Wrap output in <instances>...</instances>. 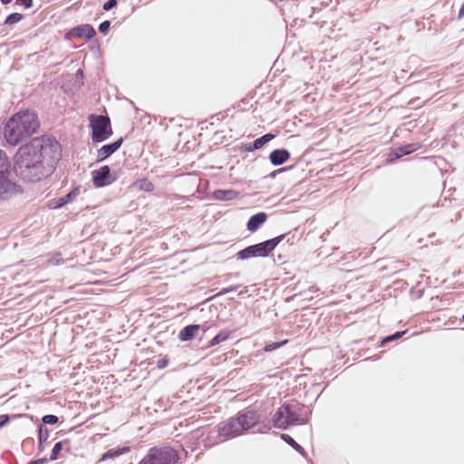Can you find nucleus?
I'll return each instance as SVG.
<instances>
[{
	"label": "nucleus",
	"mask_w": 464,
	"mask_h": 464,
	"mask_svg": "<svg viewBox=\"0 0 464 464\" xmlns=\"http://www.w3.org/2000/svg\"><path fill=\"white\" fill-rule=\"evenodd\" d=\"M60 145L53 138H35L19 148L14 156L15 174L30 182L39 181L50 175L52 166L47 167L46 158L56 159Z\"/></svg>",
	"instance_id": "f257e3e1"
},
{
	"label": "nucleus",
	"mask_w": 464,
	"mask_h": 464,
	"mask_svg": "<svg viewBox=\"0 0 464 464\" xmlns=\"http://www.w3.org/2000/svg\"><path fill=\"white\" fill-rule=\"evenodd\" d=\"M39 128L37 115L25 110L15 113L5 124V137L11 145H17L30 138Z\"/></svg>",
	"instance_id": "f03ea898"
},
{
	"label": "nucleus",
	"mask_w": 464,
	"mask_h": 464,
	"mask_svg": "<svg viewBox=\"0 0 464 464\" xmlns=\"http://www.w3.org/2000/svg\"><path fill=\"white\" fill-rule=\"evenodd\" d=\"M261 419V415L253 410L239 412L236 418L229 419L218 427L221 440L237 437L253 428Z\"/></svg>",
	"instance_id": "7ed1b4c3"
},
{
	"label": "nucleus",
	"mask_w": 464,
	"mask_h": 464,
	"mask_svg": "<svg viewBox=\"0 0 464 464\" xmlns=\"http://www.w3.org/2000/svg\"><path fill=\"white\" fill-rule=\"evenodd\" d=\"M306 421L307 416L303 414L298 407L290 404L280 406L273 416L274 426L282 430Z\"/></svg>",
	"instance_id": "20e7f679"
},
{
	"label": "nucleus",
	"mask_w": 464,
	"mask_h": 464,
	"mask_svg": "<svg viewBox=\"0 0 464 464\" xmlns=\"http://www.w3.org/2000/svg\"><path fill=\"white\" fill-rule=\"evenodd\" d=\"M284 237L285 235H281L259 244L249 246L237 254V258L245 260L250 257H266L276 247Z\"/></svg>",
	"instance_id": "39448f33"
},
{
	"label": "nucleus",
	"mask_w": 464,
	"mask_h": 464,
	"mask_svg": "<svg viewBox=\"0 0 464 464\" xmlns=\"http://www.w3.org/2000/svg\"><path fill=\"white\" fill-rule=\"evenodd\" d=\"M178 460V453L172 448H153L139 464H175Z\"/></svg>",
	"instance_id": "423d86ee"
},
{
	"label": "nucleus",
	"mask_w": 464,
	"mask_h": 464,
	"mask_svg": "<svg viewBox=\"0 0 464 464\" xmlns=\"http://www.w3.org/2000/svg\"><path fill=\"white\" fill-rule=\"evenodd\" d=\"M8 160L0 150V199H5L16 191V185L8 179Z\"/></svg>",
	"instance_id": "0eeeda50"
},
{
	"label": "nucleus",
	"mask_w": 464,
	"mask_h": 464,
	"mask_svg": "<svg viewBox=\"0 0 464 464\" xmlns=\"http://www.w3.org/2000/svg\"><path fill=\"white\" fill-rule=\"evenodd\" d=\"M91 127L92 130V140L93 142H102L107 140L111 134L110 119L107 116H92Z\"/></svg>",
	"instance_id": "6e6552de"
},
{
	"label": "nucleus",
	"mask_w": 464,
	"mask_h": 464,
	"mask_svg": "<svg viewBox=\"0 0 464 464\" xmlns=\"http://www.w3.org/2000/svg\"><path fill=\"white\" fill-rule=\"evenodd\" d=\"M110 168L108 166H102L99 169L93 170L92 172V181L95 187L101 188L107 185H110L113 182V179L110 174Z\"/></svg>",
	"instance_id": "1a4fd4ad"
},
{
	"label": "nucleus",
	"mask_w": 464,
	"mask_h": 464,
	"mask_svg": "<svg viewBox=\"0 0 464 464\" xmlns=\"http://www.w3.org/2000/svg\"><path fill=\"white\" fill-rule=\"evenodd\" d=\"M122 144V139H119L111 144L103 145L97 151V161H102L114 153Z\"/></svg>",
	"instance_id": "9d476101"
},
{
	"label": "nucleus",
	"mask_w": 464,
	"mask_h": 464,
	"mask_svg": "<svg viewBox=\"0 0 464 464\" xmlns=\"http://www.w3.org/2000/svg\"><path fill=\"white\" fill-rule=\"evenodd\" d=\"M290 158V153L285 149L275 150L269 155L271 163L275 166L284 164Z\"/></svg>",
	"instance_id": "9b49d317"
},
{
	"label": "nucleus",
	"mask_w": 464,
	"mask_h": 464,
	"mask_svg": "<svg viewBox=\"0 0 464 464\" xmlns=\"http://www.w3.org/2000/svg\"><path fill=\"white\" fill-rule=\"evenodd\" d=\"M267 215L265 212H259L252 216L246 224V228L251 231H256L266 220Z\"/></svg>",
	"instance_id": "f8f14e48"
},
{
	"label": "nucleus",
	"mask_w": 464,
	"mask_h": 464,
	"mask_svg": "<svg viewBox=\"0 0 464 464\" xmlns=\"http://www.w3.org/2000/svg\"><path fill=\"white\" fill-rule=\"evenodd\" d=\"M213 198L220 201H228L239 197V192L234 189H217L213 192Z\"/></svg>",
	"instance_id": "ddd939ff"
},
{
	"label": "nucleus",
	"mask_w": 464,
	"mask_h": 464,
	"mask_svg": "<svg viewBox=\"0 0 464 464\" xmlns=\"http://www.w3.org/2000/svg\"><path fill=\"white\" fill-rule=\"evenodd\" d=\"M200 329L199 324H191L184 327L179 334L180 341H189L196 337L198 330Z\"/></svg>",
	"instance_id": "4468645a"
},
{
	"label": "nucleus",
	"mask_w": 464,
	"mask_h": 464,
	"mask_svg": "<svg viewBox=\"0 0 464 464\" xmlns=\"http://www.w3.org/2000/svg\"><path fill=\"white\" fill-rule=\"evenodd\" d=\"M74 35L80 38L91 39L96 32L93 27L90 24H83L73 29Z\"/></svg>",
	"instance_id": "2eb2a0df"
},
{
	"label": "nucleus",
	"mask_w": 464,
	"mask_h": 464,
	"mask_svg": "<svg viewBox=\"0 0 464 464\" xmlns=\"http://www.w3.org/2000/svg\"><path fill=\"white\" fill-rule=\"evenodd\" d=\"M275 138V135L272 133H267L263 135L262 137L256 139L252 145L248 148L249 150H259L261 149L265 144L269 142Z\"/></svg>",
	"instance_id": "dca6fc26"
},
{
	"label": "nucleus",
	"mask_w": 464,
	"mask_h": 464,
	"mask_svg": "<svg viewBox=\"0 0 464 464\" xmlns=\"http://www.w3.org/2000/svg\"><path fill=\"white\" fill-rule=\"evenodd\" d=\"M129 451V448H121V449H117V450H109L108 451H106L102 456V459L101 460H106V459H114L116 457H119L120 455L125 453Z\"/></svg>",
	"instance_id": "f3484780"
},
{
	"label": "nucleus",
	"mask_w": 464,
	"mask_h": 464,
	"mask_svg": "<svg viewBox=\"0 0 464 464\" xmlns=\"http://www.w3.org/2000/svg\"><path fill=\"white\" fill-rule=\"evenodd\" d=\"M281 438L290 446H292L295 450L300 452L302 455H304V450L302 446L295 441V440L288 434H282Z\"/></svg>",
	"instance_id": "a211bd4d"
},
{
	"label": "nucleus",
	"mask_w": 464,
	"mask_h": 464,
	"mask_svg": "<svg viewBox=\"0 0 464 464\" xmlns=\"http://www.w3.org/2000/svg\"><path fill=\"white\" fill-rule=\"evenodd\" d=\"M415 150H416V148L414 147V145L409 144V145L398 148L394 151V155H395L396 159H399L403 155H408V154L411 153Z\"/></svg>",
	"instance_id": "6ab92c4d"
},
{
	"label": "nucleus",
	"mask_w": 464,
	"mask_h": 464,
	"mask_svg": "<svg viewBox=\"0 0 464 464\" xmlns=\"http://www.w3.org/2000/svg\"><path fill=\"white\" fill-rule=\"evenodd\" d=\"M23 18V15L19 13H13L11 14H9L5 21V24H7V25H11V24H14L15 23H18L22 20Z\"/></svg>",
	"instance_id": "aec40b11"
},
{
	"label": "nucleus",
	"mask_w": 464,
	"mask_h": 464,
	"mask_svg": "<svg viewBox=\"0 0 464 464\" xmlns=\"http://www.w3.org/2000/svg\"><path fill=\"white\" fill-rule=\"evenodd\" d=\"M228 337V334L227 333H219L217 334L211 341L210 345L214 346L216 344H218L219 343L227 340Z\"/></svg>",
	"instance_id": "412c9836"
},
{
	"label": "nucleus",
	"mask_w": 464,
	"mask_h": 464,
	"mask_svg": "<svg viewBox=\"0 0 464 464\" xmlns=\"http://www.w3.org/2000/svg\"><path fill=\"white\" fill-rule=\"evenodd\" d=\"M62 450H63V442L60 441V442L55 443L53 448V450H52V453L50 456V459L51 460L57 459L58 454Z\"/></svg>",
	"instance_id": "4be33fe9"
},
{
	"label": "nucleus",
	"mask_w": 464,
	"mask_h": 464,
	"mask_svg": "<svg viewBox=\"0 0 464 464\" xmlns=\"http://www.w3.org/2000/svg\"><path fill=\"white\" fill-rule=\"evenodd\" d=\"M49 437V431L47 428L44 427L43 425L40 426L39 429V441L40 444H42L44 441H46Z\"/></svg>",
	"instance_id": "5701e85b"
},
{
	"label": "nucleus",
	"mask_w": 464,
	"mask_h": 464,
	"mask_svg": "<svg viewBox=\"0 0 464 464\" xmlns=\"http://www.w3.org/2000/svg\"><path fill=\"white\" fill-rule=\"evenodd\" d=\"M63 260V257H62V255L61 253H55L53 254L50 259L48 260V262L51 264V265H53V266H57L59 264H61Z\"/></svg>",
	"instance_id": "b1692460"
},
{
	"label": "nucleus",
	"mask_w": 464,
	"mask_h": 464,
	"mask_svg": "<svg viewBox=\"0 0 464 464\" xmlns=\"http://www.w3.org/2000/svg\"><path fill=\"white\" fill-rule=\"evenodd\" d=\"M43 422L44 424H55L58 422V417L52 414L45 415L43 418Z\"/></svg>",
	"instance_id": "393cba45"
},
{
	"label": "nucleus",
	"mask_w": 464,
	"mask_h": 464,
	"mask_svg": "<svg viewBox=\"0 0 464 464\" xmlns=\"http://www.w3.org/2000/svg\"><path fill=\"white\" fill-rule=\"evenodd\" d=\"M287 341H283L281 343H272L269 344H266L264 348L266 352H271L276 350V348L282 346L283 344L286 343Z\"/></svg>",
	"instance_id": "a878e982"
},
{
	"label": "nucleus",
	"mask_w": 464,
	"mask_h": 464,
	"mask_svg": "<svg viewBox=\"0 0 464 464\" xmlns=\"http://www.w3.org/2000/svg\"><path fill=\"white\" fill-rule=\"evenodd\" d=\"M111 23L110 21H104L102 22L99 26L100 33L106 34L110 29Z\"/></svg>",
	"instance_id": "bb28decb"
},
{
	"label": "nucleus",
	"mask_w": 464,
	"mask_h": 464,
	"mask_svg": "<svg viewBox=\"0 0 464 464\" xmlns=\"http://www.w3.org/2000/svg\"><path fill=\"white\" fill-rule=\"evenodd\" d=\"M406 333V331H403V332H397L396 334L391 335V336H388L386 337L383 342H391V341H393V340H396V339H399L400 337H401L404 334Z\"/></svg>",
	"instance_id": "cd10ccee"
},
{
	"label": "nucleus",
	"mask_w": 464,
	"mask_h": 464,
	"mask_svg": "<svg viewBox=\"0 0 464 464\" xmlns=\"http://www.w3.org/2000/svg\"><path fill=\"white\" fill-rule=\"evenodd\" d=\"M116 5H117V0H108L103 5V9L105 11H109V10L112 9L113 7H115Z\"/></svg>",
	"instance_id": "c85d7f7f"
},
{
	"label": "nucleus",
	"mask_w": 464,
	"mask_h": 464,
	"mask_svg": "<svg viewBox=\"0 0 464 464\" xmlns=\"http://www.w3.org/2000/svg\"><path fill=\"white\" fill-rule=\"evenodd\" d=\"M140 188L146 191H151L153 189V184L147 180H142Z\"/></svg>",
	"instance_id": "c756f323"
},
{
	"label": "nucleus",
	"mask_w": 464,
	"mask_h": 464,
	"mask_svg": "<svg viewBox=\"0 0 464 464\" xmlns=\"http://www.w3.org/2000/svg\"><path fill=\"white\" fill-rule=\"evenodd\" d=\"M72 194L69 193L65 197L61 198L60 202H59V207H62V206L67 204L68 202H70L72 199Z\"/></svg>",
	"instance_id": "7c9ffc66"
},
{
	"label": "nucleus",
	"mask_w": 464,
	"mask_h": 464,
	"mask_svg": "<svg viewBox=\"0 0 464 464\" xmlns=\"http://www.w3.org/2000/svg\"><path fill=\"white\" fill-rule=\"evenodd\" d=\"M16 3L29 8L33 5V0H16Z\"/></svg>",
	"instance_id": "2f4dec72"
},
{
	"label": "nucleus",
	"mask_w": 464,
	"mask_h": 464,
	"mask_svg": "<svg viewBox=\"0 0 464 464\" xmlns=\"http://www.w3.org/2000/svg\"><path fill=\"white\" fill-rule=\"evenodd\" d=\"M168 364V360L167 359H160L158 362H157V366L160 368V369H162L164 367H166Z\"/></svg>",
	"instance_id": "473e14b6"
},
{
	"label": "nucleus",
	"mask_w": 464,
	"mask_h": 464,
	"mask_svg": "<svg viewBox=\"0 0 464 464\" xmlns=\"http://www.w3.org/2000/svg\"><path fill=\"white\" fill-rule=\"evenodd\" d=\"M237 288V286H230V287L224 288L221 290L220 295L227 294L229 292L236 290Z\"/></svg>",
	"instance_id": "72a5a7b5"
},
{
	"label": "nucleus",
	"mask_w": 464,
	"mask_h": 464,
	"mask_svg": "<svg viewBox=\"0 0 464 464\" xmlns=\"http://www.w3.org/2000/svg\"><path fill=\"white\" fill-rule=\"evenodd\" d=\"M8 421L6 415H0V428L3 427Z\"/></svg>",
	"instance_id": "f704fd0d"
},
{
	"label": "nucleus",
	"mask_w": 464,
	"mask_h": 464,
	"mask_svg": "<svg viewBox=\"0 0 464 464\" xmlns=\"http://www.w3.org/2000/svg\"><path fill=\"white\" fill-rule=\"evenodd\" d=\"M464 16V4L461 5L460 9H459V15H458V18L460 19Z\"/></svg>",
	"instance_id": "c9c22d12"
},
{
	"label": "nucleus",
	"mask_w": 464,
	"mask_h": 464,
	"mask_svg": "<svg viewBox=\"0 0 464 464\" xmlns=\"http://www.w3.org/2000/svg\"><path fill=\"white\" fill-rule=\"evenodd\" d=\"M44 462H45L44 459H39L35 461H33V463H36V464H44Z\"/></svg>",
	"instance_id": "e433bc0d"
},
{
	"label": "nucleus",
	"mask_w": 464,
	"mask_h": 464,
	"mask_svg": "<svg viewBox=\"0 0 464 464\" xmlns=\"http://www.w3.org/2000/svg\"><path fill=\"white\" fill-rule=\"evenodd\" d=\"M13 0H1V2L4 4V5H7L9 3H11Z\"/></svg>",
	"instance_id": "4c0bfd02"
},
{
	"label": "nucleus",
	"mask_w": 464,
	"mask_h": 464,
	"mask_svg": "<svg viewBox=\"0 0 464 464\" xmlns=\"http://www.w3.org/2000/svg\"><path fill=\"white\" fill-rule=\"evenodd\" d=\"M284 169H278V170H277V172H281V171H283ZM276 173V171H275V172L273 173V175H275Z\"/></svg>",
	"instance_id": "58836bf2"
},
{
	"label": "nucleus",
	"mask_w": 464,
	"mask_h": 464,
	"mask_svg": "<svg viewBox=\"0 0 464 464\" xmlns=\"http://www.w3.org/2000/svg\"><path fill=\"white\" fill-rule=\"evenodd\" d=\"M27 464H36V463H33V461H30V462H29V463H27Z\"/></svg>",
	"instance_id": "ea45409f"
},
{
	"label": "nucleus",
	"mask_w": 464,
	"mask_h": 464,
	"mask_svg": "<svg viewBox=\"0 0 464 464\" xmlns=\"http://www.w3.org/2000/svg\"><path fill=\"white\" fill-rule=\"evenodd\" d=\"M462 319H463V321H464V314H463V318H462Z\"/></svg>",
	"instance_id": "a19ab883"
}]
</instances>
